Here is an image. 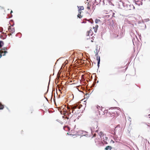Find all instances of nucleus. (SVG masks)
<instances>
[{"label":"nucleus","instance_id":"1","mask_svg":"<svg viewBox=\"0 0 150 150\" xmlns=\"http://www.w3.org/2000/svg\"><path fill=\"white\" fill-rule=\"evenodd\" d=\"M8 31L10 32L11 33V34L13 33H14V32L15 31L14 28H11V26H9L8 27Z\"/></svg>","mask_w":150,"mask_h":150},{"label":"nucleus","instance_id":"2","mask_svg":"<svg viewBox=\"0 0 150 150\" xmlns=\"http://www.w3.org/2000/svg\"><path fill=\"white\" fill-rule=\"evenodd\" d=\"M96 60L98 61L97 62V66L98 68H99L100 66V57L99 56H98L97 55H96Z\"/></svg>","mask_w":150,"mask_h":150},{"label":"nucleus","instance_id":"3","mask_svg":"<svg viewBox=\"0 0 150 150\" xmlns=\"http://www.w3.org/2000/svg\"><path fill=\"white\" fill-rule=\"evenodd\" d=\"M71 112L70 110L66 111L64 112V115L67 118V117H68L69 113Z\"/></svg>","mask_w":150,"mask_h":150},{"label":"nucleus","instance_id":"4","mask_svg":"<svg viewBox=\"0 0 150 150\" xmlns=\"http://www.w3.org/2000/svg\"><path fill=\"white\" fill-rule=\"evenodd\" d=\"M118 128H119V129L120 128V125H118L114 129V135H115L117 131Z\"/></svg>","mask_w":150,"mask_h":150},{"label":"nucleus","instance_id":"5","mask_svg":"<svg viewBox=\"0 0 150 150\" xmlns=\"http://www.w3.org/2000/svg\"><path fill=\"white\" fill-rule=\"evenodd\" d=\"M77 106L75 105H74L72 107L71 109L72 110V113H73L74 114V110L75 108H77Z\"/></svg>","mask_w":150,"mask_h":150},{"label":"nucleus","instance_id":"6","mask_svg":"<svg viewBox=\"0 0 150 150\" xmlns=\"http://www.w3.org/2000/svg\"><path fill=\"white\" fill-rule=\"evenodd\" d=\"M136 4L138 5V6H139L140 5H142V3L141 1H136V2H135Z\"/></svg>","mask_w":150,"mask_h":150},{"label":"nucleus","instance_id":"7","mask_svg":"<svg viewBox=\"0 0 150 150\" xmlns=\"http://www.w3.org/2000/svg\"><path fill=\"white\" fill-rule=\"evenodd\" d=\"M0 53H1V54L2 53H4L2 55L3 56H5L6 54L8 53V52L7 51L2 50L1 52H0Z\"/></svg>","mask_w":150,"mask_h":150},{"label":"nucleus","instance_id":"8","mask_svg":"<svg viewBox=\"0 0 150 150\" xmlns=\"http://www.w3.org/2000/svg\"><path fill=\"white\" fill-rule=\"evenodd\" d=\"M112 149V147L110 146H107L105 148V150H111Z\"/></svg>","mask_w":150,"mask_h":150},{"label":"nucleus","instance_id":"9","mask_svg":"<svg viewBox=\"0 0 150 150\" xmlns=\"http://www.w3.org/2000/svg\"><path fill=\"white\" fill-rule=\"evenodd\" d=\"M77 7L78 8V11L79 12H80V11L84 9V7L83 6L79 7L78 6Z\"/></svg>","mask_w":150,"mask_h":150},{"label":"nucleus","instance_id":"10","mask_svg":"<svg viewBox=\"0 0 150 150\" xmlns=\"http://www.w3.org/2000/svg\"><path fill=\"white\" fill-rule=\"evenodd\" d=\"M88 133L86 132L85 131H83V132L82 133V135L86 136V137H87L88 135V134H85V133Z\"/></svg>","mask_w":150,"mask_h":150},{"label":"nucleus","instance_id":"11","mask_svg":"<svg viewBox=\"0 0 150 150\" xmlns=\"http://www.w3.org/2000/svg\"><path fill=\"white\" fill-rule=\"evenodd\" d=\"M4 45V42L3 41L0 40V47H2Z\"/></svg>","mask_w":150,"mask_h":150},{"label":"nucleus","instance_id":"12","mask_svg":"<svg viewBox=\"0 0 150 150\" xmlns=\"http://www.w3.org/2000/svg\"><path fill=\"white\" fill-rule=\"evenodd\" d=\"M4 108V105H3L0 102V110H2Z\"/></svg>","mask_w":150,"mask_h":150},{"label":"nucleus","instance_id":"13","mask_svg":"<svg viewBox=\"0 0 150 150\" xmlns=\"http://www.w3.org/2000/svg\"><path fill=\"white\" fill-rule=\"evenodd\" d=\"M95 126H93V128H94V129L95 128V127H96V128H97L98 127V122H97L96 121V122H95Z\"/></svg>","mask_w":150,"mask_h":150},{"label":"nucleus","instance_id":"14","mask_svg":"<svg viewBox=\"0 0 150 150\" xmlns=\"http://www.w3.org/2000/svg\"><path fill=\"white\" fill-rule=\"evenodd\" d=\"M73 115L72 114H71V112H70V113H69V116L68 117H67V119H69V118L70 117V118H71L73 116Z\"/></svg>","mask_w":150,"mask_h":150},{"label":"nucleus","instance_id":"15","mask_svg":"<svg viewBox=\"0 0 150 150\" xmlns=\"http://www.w3.org/2000/svg\"><path fill=\"white\" fill-rule=\"evenodd\" d=\"M88 21L91 23H93V20L92 18L88 20Z\"/></svg>","mask_w":150,"mask_h":150},{"label":"nucleus","instance_id":"16","mask_svg":"<svg viewBox=\"0 0 150 150\" xmlns=\"http://www.w3.org/2000/svg\"><path fill=\"white\" fill-rule=\"evenodd\" d=\"M79 13L78 15H77V17H78L79 18H81L82 17V16L81 15V12H79Z\"/></svg>","mask_w":150,"mask_h":150},{"label":"nucleus","instance_id":"17","mask_svg":"<svg viewBox=\"0 0 150 150\" xmlns=\"http://www.w3.org/2000/svg\"><path fill=\"white\" fill-rule=\"evenodd\" d=\"M99 22H100V20L97 19H96L95 20V22L96 24H97Z\"/></svg>","mask_w":150,"mask_h":150},{"label":"nucleus","instance_id":"18","mask_svg":"<svg viewBox=\"0 0 150 150\" xmlns=\"http://www.w3.org/2000/svg\"><path fill=\"white\" fill-rule=\"evenodd\" d=\"M98 47H96V52H95V53H96V54L95 56H96V55H98Z\"/></svg>","mask_w":150,"mask_h":150},{"label":"nucleus","instance_id":"19","mask_svg":"<svg viewBox=\"0 0 150 150\" xmlns=\"http://www.w3.org/2000/svg\"><path fill=\"white\" fill-rule=\"evenodd\" d=\"M1 50L4 51H6L8 50V48L7 47H3L2 48Z\"/></svg>","mask_w":150,"mask_h":150},{"label":"nucleus","instance_id":"20","mask_svg":"<svg viewBox=\"0 0 150 150\" xmlns=\"http://www.w3.org/2000/svg\"><path fill=\"white\" fill-rule=\"evenodd\" d=\"M98 25H96L95 27H93V29L95 28V29H98Z\"/></svg>","mask_w":150,"mask_h":150},{"label":"nucleus","instance_id":"21","mask_svg":"<svg viewBox=\"0 0 150 150\" xmlns=\"http://www.w3.org/2000/svg\"><path fill=\"white\" fill-rule=\"evenodd\" d=\"M3 31V28L2 27H0V32H1Z\"/></svg>","mask_w":150,"mask_h":150},{"label":"nucleus","instance_id":"22","mask_svg":"<svg viewBox=\"0 0 150 150\" xmlns=\"http://www.w3.org/2000/svg\"><path fill=\"white\" fill-rule=\"evenodd\" d=\"M94 31L95 33H96L97 31V29H95L94 28Z\"/></svg>","mask_w":150,"mask_h":150},{"label":"nucleus","instance_id":"23","mask_svg":"<svg viewBox=\"0 0 150 150\" xmlns=\"http://www.w3.org/2000/svg\"><path fill=\"white\" fill-rule=\"evenodd\" d=\"M102 134L103 133L102 132H100L99 134V135H102Z\"/></svg>","mask_w":150,"mask_h":150},{"label":"nucleus","instance_id":"24","mask_svg":"<svg viewBox=\"0 0 150 150\" xmlns=\"http://www.w3.org/2000/svg\"><path fill=\"white\" fill-rule=\"evenodd\" d=\"M91 33V30H90L89 31V32H88V33H89V34H90V33Z\"/></svg>","mask_w":150,"mask_h":150},{"label":"nucleus","instance_id":"25","mask_svg":"<svg viewBox=\"0 0 150 150\" xmlns=\"http://www.w3.org/2000/svg\"><path fill=\"white\" fill-rule=\"evenodd\" d=\"M114 139L115 140H117V138H116V137H114Z\"/></svg>","mask_w":150,"mask_h":150},{"label":"nucleus","instance_id":"26","mask_svg":"<svg viewBox=\"0 0 150 150\" xmlns=\"http://www.w3.org/2000/svg\"><path fill=\"white\" fill-rule=\"evenodd\" d=\"M109 4H112V2H111V1H109Z\"/></svg>","mask_w":150,"mask_h":150},{"label":"nucleus","instance_id":"27","mask_svg":"<svg viewBox=\"0 0 150 150\" xmlns=\"http://www.w3.org/2000/svg\"><path fill=\"white\" fill-rule=\"evenodd\" d=\"M109 4H112V2H111V1H109Z\"/></svg>","mask_w":150,"mask_h":150},{"label":"nucleus","instance_id":"28","mask_svg":"<svg viewBox=\"0 0 150 150\" xmlns=\"http://www.w3.org/2000/svg\"><path fill=\"white\" fill-rule=\"evenodd\" d=\"M87 8L88 9H90V7H89V6H88V7H87Z\"/></svg>","mask_w":150,"mask_h":150},{"label":"nucleus","instance_id":"29","mask_svg":"<svg viewBox=\"0 0 150 150\" xmlns=\"http://www.w3.org/2000/svg\"><path fill=\"white\" fill-rule=\"evenodd\" d=\"M114 108H117V109H120V108H118V107H115Z\"/></svg>","mask_w":150,"mask_h":150},{"label":"nucleus","instance_id":"30","mask_svg":"<svg viewBox=\"0 0 150 150\" xmlns=\"http://www.w3.org/2000/svg\"><path fill=\"white\" fill-rule=\"evenodd\" d=\"M95 3H98V2L96 0V1H95V2H94Z\"/></svg>","mask_w":150,"mask_h":150},{"label":"nucleus","instance_id":"31","mask_svg":"<svg viewBox=\"0 0 150 150\" xmlns=\"http://www.w3.org/2000/svg\"><path fill=\"white\" fill-rule=\"evenodd\" d=\"M100 108V107L99 106H97V108L98 109V108Z\"/></svg>","mask_w":150,"mask_h":150},{"label":"nucleus","instance_id":"32","mask_svg":"<svg viewBox=\"0 0 150 150\" xmlns=\"http://www.w3.org/2000/svg\"><path fill=\"white\" fill-rule=\"evenodd\" d=\"M91 133H92V132H93V131H92V129L91 128Z\"/></svg>","mask_w":150,"mask_h":150},{"label":"nucleus","instance_id":"33","mask_svg":"<svg viewBox=\"0 0 150 150\" xmlns=\"http://www.w3.org/2000/svg\"><path fill=\"white\" fill-rule=\"evenodd\" d=\"M17 34H20L21 35V34L20 33H18Z\"/></svg>","mask_w":150,"mask_h":150},{"label":"nucleus","instance_id":"34","mask_svg":"<svg viewBox=\"0 0 150 150\" xmlns=\"http://www.w3.org/2000/svg\"><path fill=\"white\" fill-rule=\"evenodd\" d=\"M91 36H92V35H93V33H91Z\"/></svg>","mask_w":150,"mask_h":150},{"label":"nucleus","instance_id":"35","mask_svg":"<svg viewBox=\"0 0 150 150\" xmlns=\"http://www.w3.org/2000/svg\"><path fill=\"white\" fill-rule=\"evenodd\" d=\"M13 13V11L11 10V13Z\"/></svg>","mask_w":150,"mask_h":150},{"label":"nucleus","instance_id":"36","mask_svg":"<svg viewBox=\"0 0 150 150\" xmlns=\"http://www.w3.org/2000/svg\"><path fill=\"white\" fill-rule=\"evenodd\" d=\"M12 16V15H11V16H10L9 18H11Z\"/></svg>","mask_w":150,"mask_h":150},{"label":"nucleus","instance_id":"37","mask_svg":"<svg viewBox=\"0 0 150 150\" xmlns=\"http://www.w3.org/2000/svg\"><path fill=\"white\" fill-rule=\"evenodd\" d=\"M111 141H112V142H113V143H114V141H112V140H111Z\"/></svg>","mask_w":150,"mask_h":150},{"label":"nucleus","instance_id":"38","mask_svg":"<svg viewBox=\"0 0 150 150\" xmlns=\"http://www.w3.org/2000/svg\"><path fill=\"white\" fill-rule=\"evenodd\" d=\"M91 42H93V40H91Z\"/></svg>","mask_w":150,"mask_h":150},{"label":"nucleus","instance_id":"39","mask_svg":"<svg viewBox=\"0 0 150 150\" xmlns=\"http://www.w3.org/2000/svg\"><path fill=\"white\" fill-rule=\"evenodd\" d=\"M93 37H92V39H93Z\"/></svg>","mask_w":150,"mask_h":150},{"label":"nucleus","instance_id":"40","mask_svg":"<svg viewBox=\"0 0 150 150\" xmlns=\"http://www.w3.org/2000/svg\"><path fill=\"white\" fill-rule=\"evenodd\" d=\"M2 37H3L2 36H0V38H1Z\"/></svg>","mask_w":150,"mask_h":150},{"label":"nucleus","instance_id":"41","mask_svg":"<svg viewBox=\"0 0 150 150\" xmlns=\"http://www.w3.org/2000/svg\"><path fill=\"white\" fill-rule=\"evenodd\" d=\"M98 131L97 130H96V132H97Z\"/></svg>","mask_w":150,"mask_h":150},{"label":"nucleus","instance_id":"42","mask_svg":"<svg viewBox=\"0 0 150 150\" xmlns=\"http://www.w3.org/2000/svg\"><path fill=\"white\" fill-rule=\"evenodd\" d=\"M98 81H97V83H98Z\"/></svg>","mask_w":150,"mask_h":150},{"label":"nucleus","instance_id":"43","mask_svg":"<svg viewBox=\"0 0 150 150\" xmlns=\"http://www.w3.org/2000/svg\"><path fill=\"white\" fill-rule=\"evenodd\" d=\"M147 20H148V21H149V19H147Z\"/></svg>","mask_w":150,"mask_h":150},{"label":"nucleus","instance_id":"44","mask_svg":"<svg viewBox=\"0 0 150 150\" xmlns=\"http://www.w3.org/2000/svg\"><path fill=\"white\" fill-rule=\"evenodd\" d=\"M82 23H85V22H82Z\"/></svg>","mask_w":150,"mask_h":150},{"label":"nucleus","instance_id":"45","mask_svg":"<svg viewBox=\"0 0 150 150\" xmlns=\"http://www.w3.org/2000/svg\"><path fill=\"white\" fill-rule=\"evenodd\" d=\"M149 116H150V114L149 115Z\"/></svg>","mask_w":150,"mask_h":150},{"label":"nucleus","instance_id":"46","mask_svg":"<svg viewBox=\"0 0 150 150\" xmlns=\"http://www.w3.org/2000/svg\"><path fill=\"white\" fill-rule=\"evenodd\" d=\"M13 25H14V24L13 25H12V26H13Z\"/></svg>","mask_w":150,"mask_h":150},{"label":"nucleus","instance_id":"47","mask_svg":"<svg viewBox=\"0 0 150 150\" xmlns=\"http://www.w3.org/2000/svg\"><path fill=\"white\" fill-rule=\"evenodd\" d=\"M7 108V109H8V110H9Z\"/></svg>","mask_w":150,"mask_h":150},{"label":"nucleus","instance_id":"48","mask_svg":"<svg viewBox=\"0 0 150 150\" xmlns=\"http://www.w3.org/2000/svg\"><path fill=\"white\" fill-rule=\"evenodd\" d=\"M0 7H1V6H0Z\"/></svg>","mask_w":150,"mask_h":150},{"label":"nucleus","instance_id":"49","mask_svg":"<svg viewBox=\"0 0 150 150\" xmlns=\"http://www.w3.org/2000/svg\"><path fill=\"white\" fill-rule=\"evenodd\" d=\"M95 1H96V0H95Z\"/></svg>","mask_w":150,"mask_h":150}]
</instances>
